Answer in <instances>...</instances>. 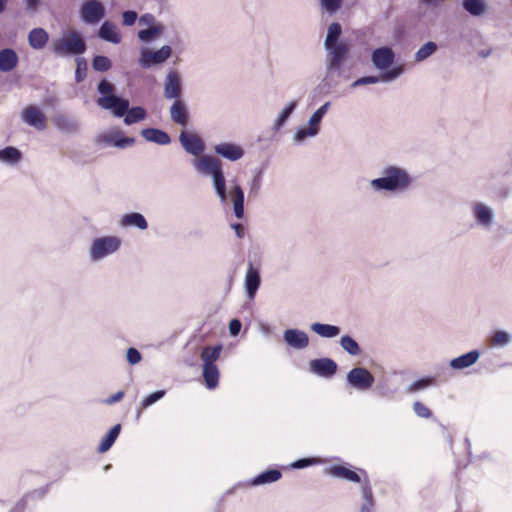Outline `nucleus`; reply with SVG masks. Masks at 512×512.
<instances>
[{
  "mask_svg": "<svg viewBox=\"0 0 512 512\" xmlns=\"http://www.w3.org/2000/svg\"><path fill=\"white\" fill-rule=\"evenodd\" d=\"M191 164L198 174L212 178V184L220 202L227 204L230 198L236 218L242 219L244 217V192L238 184H234L230 192L227 193L222 162L217 157L202 154L193 158Z\"/></svg>",
  "mask_w": 512,
  "mask_h": 512,
  "instance_id": "f257e3e1",
  "label": "nucleus"
},
{
  "mask_svg": "<svg viewBox=\"0 0 512 512\" xmlns=\"http://www.w3.org/2000/svg\"><path fill=\"white\" fill-rule=\"evenodd\" d=\"M342 32L339 23H331L328 27L327 35L324 41V47L327 51L325 58L326 77L340 75L341 67L347 58L349 47L346 43L338 41Z\"/></svg>",
  "mask_w": 512,
  "mask_h": 512,
  "instance_id": "f03ea898",
  "label": "nucleus"
},
{
  "mask_svg": "<svg viewBox=\"0 0 512 512\" xmlns=\"http://www.w3.org/2000/svg\"><path fill=\"white\" fill-rule=\"evenodd\" d=\"M412 184L408 171L400 166L388 165L381 171V176L369 181L368 186L373 193H403Z\"/></svg>",
  "mask_w": 512,
  "mask_h": 512,
  "instance_id": "7ed1b4c3",
  "label": "nucleus"
},
{
  "mask_svg": "<svg viewBox=\"0 0 512 512\" xmlns=\"http://www.w3.org/2000/svg\"><path fill=\"white\" fill-rule=\"evenodd\" d=\"M98 92L101 94V97L98 98L97 104L101 108L110 110L116 117L124 116L129 101L114 95L115 86L112 83L105 79L101 80L98 84Z\"/></svg>",
  "mask_w": 512,
  "mask_h": 512,
  "instance_id": "20e7f679",
  "label": "nucleus"
},
{
  "mask_svg": "<svg viewBox=\"0 0 512 512\" xmlns=\"http://www.w3.org/2000/svg\"><path fill=\"white\" fill-rule=\"evenodd\" d=\"M51 49L59 57L79 55L85 52L86 44L77 31H68L62 37L52 40Z\"/></svg>",
  "mask_w": 512,
  "mask_h": 512,
  "instance_id": "39448f33",
  "label": "nucleus"
},
{
  "mask_svg": "<svg viewBox=\"0 0 512 512\" xmlns=\"http://www.w3.org/2000/svg\"><path fill=\"white\" fill-rule=\"evenodd\" d=\"M122 245V240L118 236L107 235L97 237L92 240L89 249L88 257L92 263L102 261L110 255L119 251Z\"/></svg>",
  "mask_w": 512,
  "mask_h": 512,
  "instance_id": "423d86ee",
  "label": "nucleus"
},
{
  "mask_svg": "<svg viewBox=\"0 0 512 512\" xmlns=\"http://www.w3.org/2000/svg\"><path fill=\"white\" fill-rule=\"evenodd\" d=\"M172 53L173 50L170 45H163L157 50L142 47L138 62L142 68L148 69L165 63L172 56Z\"/></svg>",
  "mask_w": 512,
  "mask_h": 512,
  "instance_id": "0eeeda50",
  "label": "nucleus"
},
{
  "mask_svg": "<svg viewBox=\"0 0 512 512\" xmlns=\"http://www.w3.org/2000/svg\"><path fill=\"white\" fill-rule=\"evenodd\" d=\"M471 215L477 227L490 230L495 224V210L483 201H474L470 205Z\"/></svg>",
  "mask_w": 512,
  "mask_h": 512,
  "instance_id": "6e6552de",
  "label": "nucleus"
},
{
  "mask_svg": "<svg viewBox=\"0 0 512 512\" xmlns=\"http://www.w3.org/2000/svg\"><path fill=\"white\" fill-rule=\"evenodd\" d=\"M348 384L358 391L369 390L374 383V376L363 367L351 369L346 376Z\"/></svg>",
  "mask_w": 512,
  "mask_h": 512,
  "instance_id": "1a4fd4ad",
  "label": "nucleus"
},
{
  "mask_svg": "<svg viewBox=\"0 0 512 512\" xmlns=\"http://www.w3.org/2000/svg\"><path fill=\"white\" fill-rule=\"evenodd\" d=\"M105 7L98 0H87L80 8V16L84 23L94 25L105 17Z\"/></svg>",
  "mask_w": 512,
  "mask_h": 512,
  "instance_id": "9d476101",
  "label": "nucleus"
},
{
  "mask_svg": "<svg viewBox=\"0 0 512 512\" xmlns=\"http://www.w3.org/2000/svg\"><path fill=\"white\" fill-rule=\"evenodd\" d=\"M21 120L28 126L38 131H43L47 127V120L44 112L36 105L25 106L20 112Z\"/></svg>",
  "mask_w": 512,
  "mask_h": 512,
  "instance_id": "9b49d317",
  "label": "nucleus"
},
{
  "mask_svg": "<svg viewBox=\"0 0 512 512\" xmlns=\"http://www.w3.org/2000/svg\"><path fill=\"white\" fill-rule=\"evenodd\" d=\"M323 116H321L316 111L310 116L307 125L300 127L296 130L293 135V141L295 144H302L308 138H314L319 134L320 124L323 120Z\"/></svg>",
  "mask_w": 512,
  "mask_h": 512,
  "instance_id": "f8f14e48",
  "label": "nucleus"
},
{
  "mask_svg": "<svg viewBox=\"0 0 512 512\" xmlns=\"http://www.w3.org/2000/svg\"><path fill=\"white\" fill-rule=\"evenodd\" d=\"M164 97L178 100L182 95V76L176 70H170L164 79Z\"/></svg>",
  "mask_w": 512,
  "mask_h": 512,
  "instance_id": "ddd939ff",
  "label": "nucleus"
},
{
  "mask_svg": "<svg viewBox=\"0 0 512 512\" xmlns=\"http://www.w3.org/2000/svg\"><path fill=\"white\" fill-rule=\"evenodd\" d=\"M179 141L183 149L187 153L195 156V158L202 155L205 151V144L203 140L195 133L182 131L179 135Z\"/></svg>",
  "mask_w": 512,
  "mask_h": 512,
  "instance_id": "4468645a",
  "label": "nucleus"
},
{
  "mask_svg": "<svg viewBox=\"0 0 512 512\" xmlns=\"http://www.w3.org/2000/svg\"><path fill=\"white\" fill-rule=\"evenodd\" d=\"M403 72V68L401 66L394 67L388 71H385L381 74V76H365L357 79L351 84L352 88H356L362 85L376 84L380 81L383 82H391L397 79Z\"/></svg>",
  "mask_w": 512,
  "mask_h": 512,
  "instance_id": "2eb2a0df",
  "label": "nucleus"
},
{
  "mask_svg": "<svg viewBox=\"0 0 512 512\" xmlns=\"http://www.w3.org/2000/svg\"><path fill=\"white\" fill-rule=\"evenodd\" d=\"M98 142L123 149L133 145L134 139L130 137H122L119 130L112 129L101 133L98 136Z\"/></svg>",
  "mask_w": 512,
  "mask_h": 512,
  "instance_id": "dca6fc26",
  "label": "nucleus"
},
{
  "mask_svg": "<svg viewBox=\"0 0 512 512\" xmlns=\"http://www.w3.org/2000/svg\"><path fill=\"white\" fill-rule=\"evenodd\" d=\"M285 343L295 350H303L309 345V336L306 332L299 329H286L283 332Z\"/></svg>",
  "mask_w": 512,
  "mask_h": 512,
  "instance_id": "f3484780",
  "label": "nucleus"
},
{
  "mask_svg": "<svg viewBox=\"0 0 512 512\" xmlns=\"http://www.w3.org/2000/svg\"><path fill=\"white\" fill-rule=\"evenodd\" d=\"M310 371L318 376L329 378L337 370V364L330 358H321L310 361Z\"/></svg>",
  "mask_w": 512,
  "mask_h": 512,
  "instance_id": "a211bd4d",
  "label": "nucleus"
},
{
  "mask_svg": "<svg viewBox=\"0 0 512 512\" xmlns=\"http://www.w3.org/2000/svg\"><path fill=\"white\" fill-rule=\"evenodd\" d=\"M214 152L217 155L233 162L240 160L244 156L243 148L231 142L216 144L214 146Z\"/></svg>",
  "mask_w": 512,
  "mask_h": 512,
  "instance_id": "6ab92c4d",
  "label": "nucleus"
},
{
  "mask_svg": "<svg viewBox=\"0 0 512 512\" xmlns=\"http://www.w3.org/2000/svg\"><path fill=\"white\" fill-rule=\"evenodd\" d=\"M394 52L389 47H380L372 52L371 60L373 65L379 70L388 69L394 62Z\"/></svg>",
  "mask_w": 512,
  "mask_h": 512,
  "instance_id": "aec40b11",
  "label": "nucleus"
},
{
  "mask_svg": "<svg viewBox=\"0 0 512 512\" xmlns=\"http://www.w3.org/2000/svg\"><path fill=\"white\" fill-rule=\"evenodd\" d=\"M118 224L122 228H136L141 231L148 228V222L146 218L139 212L123 214L120 217Z\"/></svg>",
  "mask_w": 512,
  "mask_h": 512,
  "instance_id": "412c9836",
  "label": "nucleus"
},
{
  "mask_svg": "<svg viewBox=\"0 0 512 512\" xmlns=\"http://www.w3.org/2000/svg\"><path fill=\"white\" fill-rule=\"evenodd\" d=\"M170 118L171 120L180 125L187 126L189 122V112L187 105L181 99L175 100L170 107Z\"/></svg>",
  "mask_w": 512,
  "mask_h": 512,
  "instance_id": "4be33fe9",
  "label": "nucleus"
},
{
  "mask_svg": "<svg viewBox=\"0 0 512 512\" xmlns=\"http://www.w3.org/2000/svg\"><path fill=\"white\" fill-rule=\"evenodd\" d=\"M260 281L261 280L259 271L253 267L252 263H249L244 279V286L246 289L247 296L250 299H253L255 297L256 292L260 286Z\"/></svg>",
  "mask_w": 512,
  "mask_h": 512,
  "instance_id": "5701e85b",
  "label": "nucleus"
},
{
  "mask_svg": "<svg viewBox=\"0 0 512 512\" xmlns=\"http://www.w3.org/2000/svg\"><path fill=\"white\" fill-rule=\"evenodd\" d=\"M98 37L113 44H119L122 39L118 27L111 21H104L102 23L98 30Z\"/></svg>",
  "mask_w": 512,
  "mask_h": 512,
  "instance_id": "b1692460",
  "label": "nucleus"
},
{
  "mask_svg": "<svg viewBox=\"0 0 512 512\" xmlns=\"http://www.w3.org/2000/svg\"><path fill=\"white\" fill-rule=\"evenodd\" d=\"M480 353L478 350H472L459 357L453 358L449 362V366L453 370H463L473 366L479 359Z\"/></svg>",
  "mask_w": 512,
  "mask_h": 512,
  "instance_id": "393cba45",
  "label": "nucleus"
},
{
  "mask_svg": "<svg viewBox=\"0 0 512 512\" xmlns=\"http://www.w3.org/2000/svg\"><path fill=\"white\" fill-rule=\"evenodd\" d=\"M54 126L65 134H72L78 131L79 123L76 119L58 113L53 117Z\"/></svg>",
  "mask_w": 512,
  "mask_h": 512,
  "instance_id": "a878e982",
  "label": "nucleus"
},
{
  "mask_svg": "<svg viewBox=\"0 0 512 512\" xmlns=\"http://www.w3.org/2000/svg\"><path fill=\"white\" fill-rule=\"evenodd\" d=\"M29 46L34 50H42L49 41L48 32L40 27L33 28L27 36Z\"/></svg>",
  "mask_w": 512,
  "mask_h": 512,
  "instance_id": "bb28decb",
  "label": "nucleus"
},
{
  "mask_svg": "<svg viewBox=\"0 0 512 512\" xmlns=\"http://www.w3.org/2000/svg\"><path fill=\"white\" fill-rule=\"evenodd\" d=\"M142 137L149 142L158 145H168L171 143V138L168 133L156 128H146L141 131Z\"/></svg>",
  "mask_w": 512,
  "mask_h": 512,
  "instance_id": "cd10ccee",
  "label": "nucleus"
},
{
  "mask_svg": "<svg viewBox=\"0 0 512 512\" xmlns=\"http://www.w3.org/2000/svg\"><path fill=\"white\" fill-rule=\"evenodd\" d=\"M18 64V55L12 48H5L0 51V71L10 72Z\"/></svg>",
  "mask_w": 512,
  "mask_h": 512,
  "instance_id": "c85d7f7f",
  "label": "nucleus"
},
{
  "mask_svg": "<svg viewBox=\"0 0 512 512\" xmlns=\"http://www.w3.org/2000/svg\"><path fill=\"white\" fill-rule=\"evenodd\" d=\"M164 32V25H152L146 29L139 30L137 33L138 39L143 43H150L154 39L160 37Z\"/></svg>",
  "mask_w": 512,
  "mask_h": 512,
  "instance_id": "c756f323",
  "label": "nucleus"
},
{
  "mask_svg": "<svg viewBox=\"0 0 512 512\" xmlns=\"http://www.w3.org/2000/svg\"><path fill=\"white\" fill-rule=\"evenodd\" d=\"M297 101L296 100H293V101H290L278 114V116L276 117V119L274 120V123H273V130L274 131H279L287 122V120L289 119V117L291 116V114L294 112V110L296 109L297 107Z\"/></svg>",
  "mask_w": 512,
  "mask_h": 512,
  "instance_id": "7c9ffc66",
  "label": "nucleus"
},
{
  "mask_svg": "<svg viewBox=\"0 0 512 512\" xmlns=\"http://www.w3.org/2000/svg\"><path fill=\"white\" fill-rule=\"evenodd\" d=\"M310 328L314 333L323 338H334L340 334V328L335 325L316 322L311 324Z\"/></svg>",
  "mask_w": 512,
  "mask_h": 512,
  "instance_id": "2f4dec72",
  "label": "nucleus"
},
{
  "mask_svg": "<svg viewBox=\"0 0 512 512\" xmlns=\"http://www.w3.org/2000/svg\"><path fill=\"white\" fill-rule=\"evenodd\" d=\"M120 430V424H116L108 431V433L101 440L100 445L98 447V451L100 453H104L112 447L120 433Z\"/></svg>",
  "mask_w": 512,
  "mask_h": 512,
  "instance_id": "473e14b6",
  "label": "nucleus"
},
{
  "mask_svg": "<svg viewBox=\"0 0 512 512\" xmlns=\"http://www.w3.org/2000/svg\"><path fill=\"white\" fill-rule=\"evenodd\" d=\"M203 378L208 389L218 385L219 371L216 365H203Z\"/></svg>",
  "mask_w": 512,
  "mask_h": 512,
  "instance_id": "72a5a7b5",
  "label": "nucleus"
},
{
  "mask_svg": "<svg viewBox=\"0 0 512 512\" xmlns=\"http://www.w3.org/2000/svg\"><path fill=\"white\" fill-rule=\"evenodd\" d=\"M329 472L334 477L343 478L355 483L360 482V476L344 466H333Z\"/></svg>",
  "mask_w": 512,
  "mask_h": 512,
  "instance_id": "f704fd0d",
  "label": "nucleus"
},
{
  "mask_svg": "<svg viewBox=\"0 0 512 512\" xmlns=\"http://www.w3.org/2000/svg\"><path fill=\"white\" fill-rule=\"evenodd\" d=\"M221 351V345H216L214 347H205L201 353L203 365H215V361L219 359Z\"/></svg>",
  "mask_w": 512,
  "mask_h": 512,
  "instance_id": "c9c22d12",
  "label": "nucleus"
},
{
  "mask_svg": "<svg viewBox=\"0 0 512 512\" xmlns=\"http://www.w3.org/2000/svg\"><path fill=\"white\" fill-rule=\"evenodd\" d=\"M22 154L20 150L9 146L0 150V162L7 164H16L21 160Z\"/></svg>",
  "mask_w": 512,
  "mask_h": 512,
  "instance_id": "e433bc0d",
  "label": "nucleus"
},
{
  "mask_svg": "<svg viewBox=\"0 0 512 512\" xmlns=\"http://www.w3.org/2000/svg\"><path fill=\"white\" fill-rule=\"evenodd\" d=\"M124 115L125 124L131 125L144 120L146 118L147 113L144 108L137 106L131 109H129L128 107Z\"/></svg>",
  "mask_w": 512,
  "mask_h": 512,
  "instance_id": "4c0bfd02",
  "label": "nucleus"
},
{
  "mask_svg": "<svg viewBox=\"0 0 512 512\" xmlns=\"http://www.w3.org/2000/svg\"><path fill=\"white\" fill-rule=\"evenodd\" d=\"M462 5L473 16L484 14L487 8L484 0H464Z\"/></svg>",
  "mask_w": 512,
  "mask_h": 512,
  "instance_id": "58836bf2",
  "label": "nucleus"
},
{
  "mask_svg": "<svg viewBox=\"0 0 512 512\" xmlns=\"http://www.w3.org/2000/svg\"><path fill=\"white\" fill-rule=\"evenodd\" d=\"M281 478V472L276 469L267 470L258 475L252 482L253 485L273 483Z\"/></svg>",
  "mask_w": 512,
  "mask_h": 512,
  "instance_id": "ea45409f",
  "label": "nucleus"
},
{
  "mask_svg": "<svg viewBox=\"0 0 512 512\" xmlns=\"http://www.w3.org/2000/svg\"><path fill=\"white\" fill-rule=\"evenodd\" d=\"M437 44L435 42L429 41L423 44L415 53L414 59L416 62H422L429 58L437 51Z\"/></svg>",
  "mask_w": 512,
  "mask_h": 512,
  "instance_id": "a19ab883",
  "label": "nucleus"
},
{
  "mask_svg": "<svg viewBox=\"0 0 512 512\" xmlns=\"http://www.w3.org/2000/svg\"><path fill=\"white\" fill-rule=\"evenodd\" d=\"M340 345L344 351L352 356H356L361 352L359 344L348 335H345L341 338Z\"/></svg>",
  "mask_w": 512,
  "mask_h": 512,
  "instance_id": "79ce46f5",
  "label": "nucleus"
},
{
  "mask_svg": "<svg viewBox=\"0 0 512 512\" xmlns=\"http://www.w3.org/2000/svg\"><path fill=\"white\" fill-rule=\"evenodd\" d=\"M512 340L511 335L503 330H498L493 333L490 339V343L492 346L496 347H504L507 346Z\"/></svg>",
  "mask_w": 512,
  "mask_h": 512,
  "instance_id": "37998d69",
  "label": "nucleus"
},
{
  "mask_svg": "<svg viewBox=\"0 0 512 512\" xmlns=\"http://www.w3.org/2000/svg\"><path fill=\"white\" fill-rule=\"evenodd\" d=\"M433 384H434V378H432V377L422 378V379L416 380L413 383H411L407 387L406 392L407 393L419 392V391H422V390L432 386Z\"/></svg>",
  "mask_w": 512,
  "mask_h": 512,
  "instance_id": "c03bdc74",
  "label": "nucleus"
},
{
  "mask_svg": "<svg viewBox=\"0 0 512 512\" xmlns=\"http://www.w3.org/2000/svg\"><path fill=\"white\" fill-rule=\"evenodd\" d=\"M111 60L106 56H95L92 60V67L96 71L104 72L111 68Z\"/></svg>",
  "mask_w": 512,
  "mask_h": 512,
  "instance_id": "a18cd8bd",
  "label": "nucleus"
},
{
  "mask_svg": "<svg viewBox=\"0 0 512 512\" xmlns=\"http://www.w3.org/2000/svg\"><path fill=\"white\" fill-rule=\"evenodd\" d=\"M164 395H165L164 390H159V391L153 392V393L149 394L148 396H146L142 400L141 405L143 408H147V407L151 406L152 404H154L155 402H157L158 400H160L161 398H163Z\"/></svg>",
  "mask_w": 512,
  "mask_h": 512,
  "instance_id": "49530a36",
  "label": "nucleus"
},
{
  "mask_svg": "<svg viewBox=\"0 0 512 512\" xmlns=\"http://www.w3.org/2000/svg\"><path fill=\"white\" fill-rule=\"evenodd\" d=\"M413 411L421 418H430L432 415L430 409L420 401H415L413 403Z\"/></svg>",
  "mask_w": 512,
  "mask_h": 512,
  "instance_id": "de8ad7c7",
  "label": "nucleus"
},
{
  "mask_svg": "<svg viewBox=\"0 0 512 512\" xmlns=\"http://www.w3.org/2000/svg\"><path fill=\"white\" fill-rule=\"evenodd\" d=\"M126 359L130 365H136L141 361L142 356L136 348L131 347L127 349Z\"/></svg>",
  "mask_w": 512,
  "mask_h": 512,
  "instance_id": "09e8293b",
  "label": "nucleus"
},
{
  "mask_svg": "<svg viewBox=\"0 0 512 512\" xmlns=\"http://www.w3.org/2000/svg\"><path fill=\"white\" fill-rule=\"evenodd\" d=\"M341 0H321V6L328 13L333 14L340 8Z\"/></svg>",
  "mask_w": 512,
  "mask_h": 512,
  "instance_id": "8fccbe9b",
  "label": "nucleus"
},
{
  "mask_svg": "<svg viewBox=\"0 0 512 512\" xmlns=\"http://www.w3.org/2000/svg\"><path fill=\"white\" fill-rule=\"evenodd\" d=\"M138 15L135 11L127 10L122 13V24L124 26H132L135 24Z\"/></svg>",
  "mask_w": 512,
  "mask_h": 512,
  "instance_id": "3c124183",
  "label": "nucleus"
},
{
  "mask_svg": "<svg viewBox=\"0 0 512 512\" xmlns=\"http://www.w3.org/2000/svg\"><path fill=\"white\" fill-rule=\"evenodd\" d=\"M77 69L75 73L76 82H82L85 78V73L82 72L83 69H86V61L84 59L78 58L77 60Z\"/></svg>",
  "mask_w": 512,
  "mask_h": 512,
  "instance_id": "603ef678",
  "label": "nucleus"
},
{
  "mask_svg": "<svg viewBox=\"0 0 512 512\" xmlns=\"http://www.w3.org/2000/svg\"><path fill=\"white\" fill-rule=\"evenodd\" d=\"M261 188V175H255L250 182V194L257 195Z\"/></svg>",
  "mask_w": 512,
  "mask_h": 512,
  "instance_id": "864d4df0",
  "label": "nucleus"
},
{
  "mask_svg": "<svg viewBox=\"0 0 512 512\" xmlns=\"http://www.w3.org/2000/svg\"><path fill=\"white\" fill-rule=\"evenodd\" d=\"M158 24L160 23L157 22L155 17L151 14H144L139 18V25H146L147 27H150Z\"/></svg>",
  "mask_w": 512,
  "mask_h": 512,
  "instance_id": "5fc2aeb1",
  "label": "nucleus"
},
{
  "mask_svg": "<svg viewBox=\"0 0 512 512\" xmlns=\"http://www.w3.org/2000/svg\"><path fill=\"white\" fill-rule=\"evenodd\" d=\"M313 463H314V459L304 458V459H299V460L293 462L291 464V467L294 469H302V468L312 465Z\"/></svg>",
  "mask_w": 512,
  "mask_h": 512,
  "instance_id": "6e6d98bb",
  "label": "nucleus"
},
{
  "mask_svg": "<svg viewBox=\"0 0 512 512\" xmlns=\"http://www.w3.org/2000/svg\"><path fill=\"white\" fill-rule=\"evenodd\" d=\"M241 322L238 319H233L229 323V331L232 336H237L241 330Z\"/></svg>",
  "mask_w": 512,
  "mask_h": 512,
  "instance_id": "4d7b16f0",
  "label": "nucleus"
},
{
  "mask_svg": "<svg viewBox=\"0 0 512 512\" xmlns=\"http://www.w3.org/2000/svg\"><path fill=\"white\" fill-rule=\"evenodd\" d=\"M362 496L365 499V501L368 502L369 505H373L372 503V491L369 485L366 483L362 487Z\"/></svg>",
  "mask_w": 512,
  "mask_h": 512,
  "instance_id": "13d9d810",
  "label": "nucleus"
},
{
  "mask_svg": "<svg viewBox=\"0 0 512 512\" xmlns=\"http://www.w3.org/2000/svg\"><path fill=\"white\" fill-rule=\"evenodd\" d=\"M124 397L123 391H118L117 393L111 395L109 398L105 400V403L108 405H112L114 403L119 402Z\"/></svg>",
  "mask_w": 512,
  "mask_h": 512,
  "instance_id": "bf43d9fd",
  "label": "nucleus"
},
{
  "mask_svg": "<svg viewBox=\"0 0 512 512\" xmlns=\"http://www.w3.org/2000/svg\"><path fill=\"white\" fill-rule=\"evenodd\" d=\"M231 227L235 230L238 238H242L244 236V227L241 224H231Z\"/></svg>",
  "mask_w": 512,
  "mask_h": 512,
  "instance_id": "052dcab7",
  "label": "nucleus"
},
{
  "mask_svg": "<svg viewBox=\"0 0 512 512\" xmlns=\"http://www.w3.org/2000/svg\"><path fill=\"white\" fill-rule=\"evenodd\" d=\"M331 106V103L329 101L325 102L323 105H321L316 112L319 113L321 116H325L328 112L329 108Z\"/></svg>",
  "mask_w": 512,
  "mask_h": 512,
  "instance_id": "680f3d73",
  "label": "nucleus"
},
{
  "mask_svg": "<svg viewBox=\"0 0 512 512\" xmlns=\"http://www.w3.org/2000/svg\"><path fill=\"white\" fill-rule=\"evenodd\" d=\"M27 4V8L34 10L38 6L39 0H25Z\"/></svg>",
  "mask_w": 512,
  "mask_h": 512,
  "instance_id": "e2e57ef3",
  "label": "nucleus"
},
{
  "mask_svg": "<svg viewBox=\"0 0 512 512\" xmlns=\"http://www.w3.org/2000/svg\"><path fill=\"white\" fill-rule=\"evenodd\" d=\"M427 6H438L443 0H421Z\"/></svg>",
  "mask_w": 512,
  "mask_h": 512,
  "instance_id": "0e129e2a",
  "label": "nucleus"
},
{
  "mask_svg": "<svg viewBox=\"0 0 512 512\" xmlns=\"http://www.w3.org/2000/svg\"><path fill=\"white\" fill-rule=\"evenodd\" d=\"M372 505H369L367 501L361 506V512H370Z\"/></svg>",
  "mask_w": 512,
  "mask_h": 512,
  "instance_id": "69168bd1",
  "label": "nucleus"
},
{
  "mask_svg": "<svg viewBox=\"0 0 512 512\" xmlns=\"http://www.w3.org/2000/svg\"><path fill=\"white\" fill-rule=\"evenodd\" d=\"M6 0H0V13L4 10Z\"/></svg>",
  "mask_w": 512,
  "mask_h": 512,
  "instance_id": "338daca9",
  "label": "nucleus"
}]
</instances>
